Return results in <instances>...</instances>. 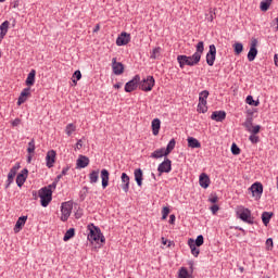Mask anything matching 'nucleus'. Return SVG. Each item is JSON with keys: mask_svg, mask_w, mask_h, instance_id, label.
<instances>
[{"mask_svg": "<svg viewBox=\"0 0 278 278\" xmlns=\"http://www.w3.org/2000/svg\"><path fill=\"white\" fill-rule=\"evenodd\" d=\"M8 29H10V22L9 21H4L0 25V34L7 36L8 35Z\"/></svg>", "mask_w": 278, "mask_h": 278, "instance_id": "obj_37", "label": "nucleus"}, {"mask_svg": "<svg viewBox=\"0 0 278 278\" xmlns=\"http://www.w3.org/2000/svg\"><path fill=\"white\" fill-rule=\"evenodd\" d=\"M27 163H28V164H31V154H29V155L27 156Z\"/></svg>", "mask_w": 278, "mask_h": 278, "instance_id": "obj_63", "label": "nucleus"}, {"mask_svg": "<svg viewBox=\"0 0 278 278\" xmlns=\"http://www.w3.org/2000/svg\"><path fill=\"white\" fill-rule=\"evenodd\" d=\"M274 214L273 212H263L262 213V222H263V225H265V227H268V224L270 223V218H273Z\"/></svg>", "mask_w": 278, "mask_h": 278, "instance_id": "obj_29", "label": "nucleus"}, {"mask_svg": "<svg viewBox=\"0 0 278 278\" xmlns=\"http://www.w3.org/2000/svg\"><path fill=\"white\" fill-rule=\"evenodd\" d=\"M273 5V0H263L260 4L262 12H268V9Z\"/></svg>", "mask_w": 278, "mask_h": 278, "instance_id": "obj_33", "label": "nucleus"}, {"mask_svg": "<svg viewBox=\"0 0 278 278\" xmlns=\"http://www.w3.org/2000/svg\"><path fill=\"white\" fill-rule=\"evenodd\" d=\"M187 142H188V147H190L191 149H201V142L197 140V138L194 137H189L187 139Z\"/></svg>", "mask_w": 278, "mask_h": 278, "instance_id": "obj_28", "label": "nucleus"}, {"mask_svg": "<svg viewBox=\"0 0 278 278\" xmlns=\"http://www.w3.org/2000/svg\"><path fill=\"white\" fill-rule=\"evenodd\" d=\"M227 118V113L225 111H214L211 115L212 121H216V123H223Z\"/></svg>", "mask_w": 278, "mask_h": 278, "instance_id": "obj_16", "label": "nucleus"}, {"mask_svg": "<svg viewBox=\"0 0 278 278\" xmlns=\"http://www.w3.org/2000/svg\"><path fill=\"white\" fill-rule=\"evenodd\" d=\"M31 94L30 92V88H24L17 99V105H23V103H25V101H27L28 97Z\"/></svg>", "mask_w": 278, "mask_h": 278, "instance_id": "obj_18", "label": "nucleus"}, {"mask_svg": "<svg viewBox=\"0 0 278 278\" xmlns=\"http://www.w3.org/2000/svg\"><path fill=\"white\" fill-rule=\"evenodd\" d=\"M18 125H21V119L15 118V119L12 122V127H18Z\"/></svg>", "mask_w": 278, "mask_h": 278, "instance_id": "obj_56", "label": "nucleus"}, {"mask_svg": "<svg viewBox=\"0 0 278 278\" xmlns=\"http://www.w3.org/2000/svg\"><path fill=\"white\" fill-rule=\"evenodd\" d=\"M77 131V126L75 124H67L65 127V134L66 136H73Z\"/></svg>", "mask_w": 278, "mask_h": 278, "instance_id": "obj_34", "label": "nucleus"}, {"mask_svg": "<svg viewBox=\"0 0 278 278\" xmlns=\"http://www.w3.org/2000/svg\"><path fill=\"white\" fill-rule=\"evenodd\" d=\"M231 153H232V155H240V148L238 147V144L232 143Z\"/></svg>", "mask_w": 278, "mask_h": 278, "instance_id": "obj_47", "label": "nucleus"}, {"mask_svg": "<svg viewBox=\"0 0 278 278\" xmlns=\"http://www.w3.org/2000/svg\"><path fill=\"white\" fill-rule=\"evenodd\" d=\"M25 84L28 87L34 86V84H36V70H31L29 72V74L27 75Z\"/></svg>", "mask_w": 278, "mask_h": 278, "instance_id": "obj_26", "label": "nucleus"}, {"mask_svg": "<svg viewBox=\"0 0 278 278\" xmlns=\"http://www.w3.org/2000/svg\"><path fill=\"white\" fill-rule=\"evenodd\" d=\"M55 155L56 153L54 150L48 151L46 155V165L48 168H53V165L55 164Z\"/></svg>", "mask_w": 278, "mask_h": 278, "instance_id": "obj_15", "label": "nucleus"}, {"mask_svg": "<svg viewBox=\"0 0 278 278\" xmlns=\"http://www.w3.org/2000/svg\"><path fill=\"white\" fill-rule=\"evenodd\" d=\"M74 237H75V228H70L65 232L63 240H64V242H68V240H71V238H74Z\"/></svg>", "mask_w": 278, "mask_h": 278, "instance_id": "obj_36", "label": "nucleus"}, {"mask_svg": "<svg viewBox=\"0 0 278 278\" xmlns=\"http://www.w3.org/2000/svg\"><path fill=\"white\" fill-rule=\"evenodd\" d=\"M122 84L121 83H117L114 85V88H116L118 90V88H121Z\"/></svg>", "mask_w": 278, "mask_h": 278, "instance_id": "obj_64", "label": "nucleus"}, {"mask_svg": "<svg viewBox=\"0 0 278 278\" xmlns=\"http://www.w3.org/2000/svg\"><path fill=\"white\" fill-rule=\"evenodd\" d=\"M135 175V181H137V186H139V188L142 187V169L141 168H137L134 172Z\"/></svg>", "mask_w": 278, "mask_h": 278, "instance_id": "obj_31", "label": "nucleus"}, {"mask_svg": "<svg viewBox=\"0 0 278 278\" xmlns=\"http://www.w3.org/2000/svg\"><path fill=\"white\" fill-rule=\"evenodd\" d=\"M249 140L252 144H257L260 142V136L257 135H250Z\"/></svg>", "mask_w": 278, "mask_h": 278, "instance_id": "obj_45", "label": "nucleus"}, {"mask_svg": "<svg viewBox=\"0 0 278 278\" xmlns=\"http://www.w3.org/2000/svg\"><path fill=\"white\" fill-rule=\"evenodd\" d=\"M112 68L114 75H123L125 73V66L121 62H116V58L112 59Z\"/></svg>", "mask_w": 278, "mask_h": 278, "instance_id": "obj_13", "label": "nucleus"}, {"mask_svg": "<svg viewBox=\"0 0 278 278\" xmlns=\"http://www.w3.org/2000/svg\"><path fill=\"white\" fill-rule=\"evenodd\" d=\"M257 58V39H253L251 41V47L248 52V60L249 62H253Z\"/></svg>", "mask_w": 278, "mask_h": 278, "instance_id": "obj_12", "label": "nucleus"}, {"mask_svg": "<svg viewBox=\"0 0 278 278\" xmlns=\"http://www.w3.org/2000/svg\"><path fill=\"white\" fill-rule=\"evenodd\" d=\"M100 177L102 179V188L103 190H105V188H108V186H110V172L108 169H102L100 172Z\"/></svg>", "mask_w": 278, "mask_h": 278, "instance_id": "obj_19", "label": "nucleus"}, {"mask_svg": "<svg viewBox=\"0 0 278 278\" xmlns=\"http://www.w3.org/2000/svg\"><path fill=\"white\" fill-rule=\"evenodd\" d=\"M274 62H275V66L278 67V55L277 54L274 55Z\"/></svg>", "mask_w": 278, "mask_h": 278, "instance_id": "obj_59", "label": "nucleus"}, {"mask_svg": "<svg viewBox=\"0 0 278 278\" xmlns=\"http://www.w3.org/2000/svg\"><path fill=\"white\" fill-rule=\"evenodd\" d=\"M29 174V170L27 168L22 169V172L16 176V184L18 188H23L25 181H27V175Z\"/></svg>", "mask_w": 278, "mask_h": 278, "instance_id": "obj_14", "label": "nucleus"}, {"mask_svg": "<svg viewBox=\"0 0 278 278\" xmlns=\"http://www.w3.org/2000/svg\"><path fill=\"white\" fill-rule=\"evenodd\" d=\"M170 170H173V161L165 157L164 161L157 166L159 176L161 177L163 173H170Z\"/></svg>", "mask_w": 278, "mask_h": 278, "instance_id": "obj_8", "label": "nucleus"}, {"mask_svg": "<svg viewBox=\"0 0 278 278\" xmlns=\"http://www.w3.org/2000/svg\"><path fill=\"white\" fill-rule=\"evenodd\" d=\"M197 110L199 114H205V112H207V102H199Z\"/></svg>", "mask_w": 278, "mask_h": 278, "instance_id": "obj_38", "label": "nucleus"}, {"mask_svg": "<svg viewBox=\"0 0 278 278\" xmlns=\"http://www.w3.org/2000/svg\"><path fill=\"white\" fill-rule=\"evenodd\" d=\"M90 164V159L86 155H79L76 161V168H86Z\"/></svg>", "mask_w": 278, "mask_h": 278, "instance_id": "obj_17", "label": "nucleus"}, {"mask_svg": "<svg viewBox=\"0 0 278 278\" xmlns=\"http://www.w3.org/2000/svg\"><path fill=\"white\" fill-rule=\"evenodd\" d=\"M199 184L201 186V188H210V176H207L206 174H201L200 175V179H199Z\"/></svg>", "mask_w": 278, "mask_h": 278, "instance_id": "obj_25", "label": "nucleus"}, {"mask_svg": "<svg viewBox=\"0 0 278 278\" xmlns=\"http://www.w3.org/2000/svg\"><path fill=\"white\" fill-rule=\"evenodd\" d=\"M207 97H210V91L203 90L199 96V103H207Z\"/></svg>", "mask_w": 278, "mask_h": 278, "instance_id": "obj_35", "label": "nucleus"}, {"mask_svg": "<svg viewBox=\"0 0 278 278\" xmlns=\"http://www.w3.org/2000/svg\"><path fill=\"white\" fill-rule=\"evenodd\" d=\"M176 217L174 214L169 216V225H175Z\"/></svg>", "mask_w": 278, "mask_h": 278, "instance_id": "obj_58", "label": "nucleus"}, {"mask_svg": "<svg viewBox=\"0 0 278 278\" xmlns=\"http://www.w3.org/2000/svg\"><path fill=\"white\" fill-rule=\"evenodd\" d=\"M189 266H190L191 273H194V264L193 263H189Z\"/></svg>", "mask_w": 278, "mask_h": 278, "instance_id": "obj_61", "label": "nucleus"}, {"mask_svg": "<svg viewBox=\"0 0 278 278\" xmlns=\"http://www.w3.org/2000/svg\"><path fill=\"white\" fill-rule=\"evenodd\" d=\"M212 214L216 215L218 213V210H220V207L218 206V204H214L210 207Z\"/></svg>", "mask_w": 278, "mask_h": 278, "instance_id": "obj_50", "label": "nucleus"}, {"mask_svg": "<svg viewBox=\"0 0 278 278\" xmlns=\"http://www.w3.org/2000/svg\"><path fill=\"white\" fill-rule=\"evenodd\" d=\"M210 203H218V197L214 195L208 199Z\"/></svg>", "mask_w": 278, "mask_h": 278, "instance_id": "obj_57", "label": "nucleus"}, {"mask_svg": "<svg viewBox=\"0 0 278 278\" xmlns=\"http://www.w3.org/2000/svg\"><path fill=\"white\" fill-rule=\"evenodd\" d=\"M216 62V46L211 45L208 47V52L206 53V64L212 66Z\"/></svg>", "mask_w": 278, "mask_h": 278, "instance_id": "obj_11", "label": "nucleus"}, {"mask_svg": "<svg viewBox=\"0 0 278 278\" xmlns=\"http://www.w3.org/2000/svg\"><path fill=\"white\" fill-rule=\"evenodd\" d=\"M260 129H262V126H260V125L252 126L249 134L257 135V134H260Z\"/></svg>", "mask_w": 278, "mask_h": 278, "instance_id": "obj_46", "label": "nucleus"}, {"mask_svg": "<svg viewBox=\"0 0 278 278\" xmlns=\"http://www.w3.org/2000/svg\"><path fill=\"white\" fill-rule=\"evenodd\" d=\"M233 49H235V53H237V55H240V53L244 50V46H242V43L237 42L233 45Z\"/></svg>", "mask_w": 278, "mask_h": 278, "instance_id": "obj_42", "label": "nucleus"}, {"mask_svg": "<svg viewBox=\"0 0 278 278\" xmlns=\"http://www.w3.org/2000/svg\"><path fill=\"white\" fill-rule=\"evenodd\" d=\"M250 192L252 193V197L255 199V201H260L262 199V194H264V186L262 182H254L250 188Z\"/></svg>", "mask_w": 278, "mask_h": 278, "instance_id": "obj_7", "label": "nucleus"}, {"mask_svg": "<svg viewBox=\"0 0 278 278\" xmlns=\"http://www.w3.org/2000/svg\"><path fill=\"white\" fill-rule=\"evenodd\" d=\"M74 77H76L77 81H79V79H81V72L80 71H76L74 73Z\"/></svg>", "mask_w": 278, "mask_h": 278, "instance_id": "obj_55", "label": "nucleus"}, {"mask_svg": "<svg viewBox=\"0 0 278 278\" xmlns=\"http://www.w3.org/2000/svg\"><path fill=\"white\" fill-rule=\"evenodd\" d=\"M154 86L155 78H153V76H147L146 78L139 81V88L143 92H151Z\"/></svg>", "mask_w": 278, "mask_h": 278, "instance_id": "obj_5", "label": "nucleus"}, {"mask_svg": "<svg viewBox=\"0 0 278 278\" xmlns=\"http://www.w3.org/2000/svg\"><path fill=\"white\" fill-rule=\"evenodd\" d=\"M49 186H51V189L53 188V189H55V188H58V181H53L51 185H49Z\"/></svg>", "mask_w": 278, "mask_h": 278, "instance_id": "obj_60", "label": "nucleus"}, {"mask_svg": "<svg viewBox=\"0 0 278 278\" xmlns=\"http://www.w3.org/2000/svg\"><path fill=\"white\" fill-rule=\"evenodd\" d=\"M16 170H18V166H13L9 174H8V185L7 188H10V186L14 182V177H16Z\"/></svg>", "mask_w": 278, "mask_h": 278, "instance_id": "obj_22", "label": "nucleus"}, {"mask_svg": "<svg viewBox=\"0 0 278 278\" xmlns=\"http://www.w3.org/2000/svg\"><path fill=\"white\" fill-rule=\"evenodd\" d=\"M88 236L87 239L89 242H100L103 244L105 243V236H103V232H101V228L94 226V224L88 225Z\"/></svg>", "mask_w": 278, "mask_h": 278, "instance_id": "obj_2", "label": "nucleus"}, {"mask_svg": "<svg viewBox=\"0 0 278 278\" xmlns=\"http://www.w3.org/2000/svg\"><path fill=\"white\" fill-rule=\"evenodd\" d=\"M244 127H245L247 131L250 132V129H252V127H253V123H251V122H245V123H244Z\"/></svg>", "mask_w": 278, "mask_h": 278, "instance_id": "obj_53", "label": "nucleus"}, {"mask_svg": "<svg viewBox=\"0 0 278 278\" xmlns=\"http://www.w3.org/2000/svg\"><path fill=\"white\" fill-rule=\"evenodd\" d=\"M73 212V203L71 201L63 202L61 205V220L66 223L68 218H71V214Z\"/></svg>", "mask_w": 278, "mask_h": 278, "instance_id": "obj_6", "label": "nucleus"}, {"mask_svg": "<svg viewBox=\"0 0 278 278\" xmlns=\"http://www.w3.org/2000/svg\"><path fill=\"white\" fill-rule=\"evenodd\" d=\"M162 51V48L157 47L152 50V53L150 55L151 60H157L160 58V52Z\"/></svg>", "mask_w": 278, "mask_h": 278, "instance_id": "obj_41", "label": "nucleus"}, {"mask_svg": "<svg viewBox=\"0 0 278 278\" xmlns=\"http://www.w3.org/2000/svg\"><path fill=\"white\" fill-rule=\"evenodd\" d=\"M188 247L191 250V255H193V257H199V253H201V250H199L197 248V245L194 244V239H189L188 240Z\"/></svg>", "mask_w": 278, "mask_h": 278, "instance_id": "obj_24", "label": "nucleus"}, {"mask_svg": "<svg viewBox=\"0 0 278 278\" xmlns=\"http://www.w3.org/2000/svg\"><path fill=\"white\" fill-rule=\"evenodd\" d=\"M175 144H177V142L175 141V139H172L168 143L167 147L165 149V152L167 153V155L173 151V149H175Z\"/></svg>", "mask_w": 278, "mask_h": 278, "instance_id": "obj_40", "label": "nucleus"}, {"mask_svg": "<svg viewBox=\"0 0 278 278\" xmlns=\"http://www.w3.org/2000/svg\"><path fill=\"white\" fill-rule=\"evenodd\" d=\"M68 170H70V167L66 166V167H63L62 172H61V175L64 177L66 175H68Z\"/></svg>", "mask_w": 278, "mask_h": 278, "instance_id": "obj_54", "label": "nucleus"}, {"mask_svg": "<svg viewBox=\"0 0 278 278\" xmlns=\"http://www.w3.org/2000/svg\"><path fill=\"white\" fill-rule=\"evenodd\" d=\"M160 127H162V122L160 118H154L152 121V134L153 136H157L160 134Z\"/></svg>", "mask_w": 278, "mask_h": 278, "instance_id": "obj_27", "label": "nucleus"}, {"mask_svg": "<svg viewBox=\"0 0 278 278\" xmlns=\"http://www.w3.org/2000/svg\"><path fill=\"white\" fill-rule=\"evenodd\" d=\"M62 177H63L62 174L58 175L54 181H56V182L60 181V179H62Z\"/></svg>", "mask_w": 278, "mask_h": 278, "instance_id": "obj_62", "label": "nucleus"}, {"mask_svg": "<svg viewBox=\"0 0 278 278\" xmlns=\"http://www.w3.org/2000/svg\"><path fill=\"white\" fill-rule=\"evenodd\" d=\"M140 84V75H135L131 80L126 83L125 85V92H134V90L138 89V86Z\"/></svg>", "mask_w": 278, "mask_h": 278, "instance_id": "obj_9", "label": "nucleus"}, {"mask_svg": "<svg viewBox=\"0 0 278 278\" xmlns=\"http://www.w3.org/2000/svg\"><path fill=\"white\" fill-rule=\"evenodd\" d=\"M236 214L240 220L243 223H247L248 225H253L255 223V219L251 215V210L240 205L236 208Z\"/></svg>", "mask_w": 278, "mask_h": 278, "instance_id": "obj_4", "label": "nucleus"}, {"mask_svg": "<svg viewBox=\"0 0 278 278\" xmlns=\"http://www.w3.org/2000/svg\"><path fill=\"white\" fill-rule=\"evenodd\" d=\"M122 179V190L129 192V176L126 173H123L121 176Z\"/></svg>", "mask_w": 278, "mask_h": 278, "instance_id": "obj_23", "label": "nucleus"}, {"mask_svg": "<svg viewBox=\"0 0 278 278\" xmlns=\"http://www.w3.org/2000/svg\"><path fill=\"white\" fill-rule=\"evenodd\" d=\"M81 147H84V141L80 139L76 143L75 151H79Z\"/></svg>", "mask_w": 278, "mask_h": 278, "instance_id": "obj_51", "label": "nucleus"}, {"mask_svg": "<svg viewBox=\"0 0 278 278\" xmlns=\"http://www.w3.org/2000/svg\"><path fill=\"white\" fill-rule=\"evenodd\" d=\"M203 51H205V43L203 41H199L195 45V52L192 55L188 56L186 54H180L177 56L179 67L186 68V66H197V64L201 62Z\"/></svg>", "mask_w": 278, "mask_h": 278, "instance_id": "obj_1", "label": "nucleus"}, {"mask_svg": "<svg viewBox=\"0 0 278 278\" xmlns=\"http://www.w3.org/2000/svg\"><path fill=\"white\" fill-rule=\"evenodd\" d=\"M205 241V239L203 238V235H200L197 237V239L194 240V245L195 247H203V242Z\"/></svg>", "mask_w": 278, "mask_h": 278, "instance_id": "obj_44", "label": "nucleus"}, {"mask_svg": "<svg viewBox=\"0 0 278 278\" xmlns=\"http://www.w3.org/2000/svg\"><path fill=\"white\" fill-rule=\"evenodd\" d=\"M99 169H93L89 173V182L94 185L99 181Z\"/></svg>", "mask_w": 278, "mask_h": 278, "instance_id": "obj_30", "label": "nucleus"}, {"mask_svg": "<svg viewBox=\"0 0 278 278\" xmlns=\"http://www.w3.org/2000/svg\"><path fill=\"white\" fill-rule=\"evenodd\" d=\"M168 214H170V208L168 206H164L162 210V220H166V218H168Z\"/></svg>", "mask_w": 278, "mask_h": 278, "instance_id": "obj_43", "label": "nucleus"}, {"mask_svg": "<svg viewBox=\"0 0 278 278\" xmlns=\"http://www.w3.org/2000/svg\"><path fill=\"white\" fill-rule=\"evenodd\" d=\"M36 152V140L35 139H31L29 142H28V148H27V153L29 155H31V153H35Z\"/></svg>", "mask_w": 278, "mask_h": 278, "instance_id": "obj_39", "label": "nucleus"}, {"mask_svg": "<svg viewBox=\"0 0 278 278\" xmlns=\"http://www.w3.org/2000/svg\"><path fill=\"white\" fill-rule=\"evenodd\" d=\"M40 203L42 207H49V203L53 201V190H51V186L43 187L38 191Z\"/></svg>", "mask_w": 278, "mask_h": 278, "instance_id": "obj_3", "label": "nucleus"}, {"mask_svg": "<svg viewBox=\"0 0 278 278\" xmlns=\"http://www.w3.org/2000/svg\"><path fill=\"white\" fill-rule=\"evenodd\" d=\"M216 15V12H213L212 10L210 11V15H206V20L208 21V23H213L214 22V16Z\"/></svg>", "mask_w": 278, "mask_h": 278, "instance_id": "obj_49", "label": "nucleus"}, {"mask_svg": "<svg viewBox=\"0 0 278 278\" xmlns=\"http://www.w3.org/2000/svg\"><path fill=\"white\" fill-rule=\"evenodd\" d=\"M25 223H27V216H21L18 217L15 227H14V232L18 233L23 227H25Z\"/></svg>", "mask_w": 278, "mask_h": 278, "instance_id": "obj_21", "label": "nucleus"}, {"mask_svg": "<svg viewBox=\"0 0 278 278\" xmlns=\"http://www.w3.org/2000/svg\"><path fill=\"white\" fill-rule=\"evenodd\" d=\"M245 101L248 105H253V103H255V100H253V96H248Z\"/></svg>", "mask_w": 278, "mask_h": 278, "instance_id": "obj_52", "label": "nucleus"}, {"mask_svg": "<svg viewBox=\"0 0 278 278\" xmlns=\"http://www.w3.org/2000/svg\"><path fill=\"white\" fill-rule=\"evenodd\" d=\"M131 42V35L129 33H121L116 39L117 47H125L126 45H129Z\"/></svg>", "mask_w": 278, "mask_h": 278, "instance_id": "obj_10", "label": "nucleus"}, {"mask_svg": "<svg viewBox=\"0 0 278 278\" xmlns=\"http://www.w3.org/2000/svg\"><path fill=\"white\" fill-rule=\"evenodd\" d=\"M266 249H267V251H271L273 250V238H268L266 240Z\"/></svg>", "mask_w": 278, "mask_h": 278, "instance_id": "obj_48", "label": "nucleus"}, {"mask_svg": "<svg viewBox=\"0 0 278 278\" xmlns=\"http://www.w3.org/2000/svg\"><path fill=\"white\" fill-rule=\"evenodd\" d=\"M168 153H166V149L161 148L152 152L150 157H152L153 160H160V157H166Z\"/></svg>", "mask_w": 278, "mask_h": 278, "instance_id": "obj_20", "label": "nucleus"}, {"mask_svg": "<svg viewBox=\"0 0 278 278\" xmlns=\"http://www.w3.org/2000/svg\"><path fill=\"white\" fill-rule=\"evenodd\" d=\"M178 278H192V274H189L188 268L180 267L178 270Z\"/></svg>", "mask_w": 278, "mask_h": 278, "instance_id": "obj_32", "label": "nucleus"}]
</instances>
